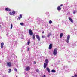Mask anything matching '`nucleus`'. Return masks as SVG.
<instances>
[{
	"mask_svg": "<svg viewBox=\"0 0 77 77\" xmlns=\"http://www.w3.org/2000/svg\"><path fill=\"white\" fill-rule=\"evenodd\" d=\"M45 62L46 63H44V69H45L47 67V64H48V60L47 59H46L45 60Z\"/></svg>",
	"mask_w": 77,
	"mask_h": 77,
	"instance_id": "1",
	"label": "nucleus"
},
{
	"mask_svg": "<svg viewBox=\"0 0 77 77\" xmlns=\"http://www.w3.org/2000/svg\"><path fill=\"white\" fill-rule=\"evenodd\" d=\"M17 20H18V19H17Z\"/></svg>",
	"mask_w": 77,
	"mask_h": 77,
	"instance_id": "35",
	"label": "nucleus"
},
{
	"mask_svg": "<svg viewBox=\"0 0 77 77\" xmlns=\"http://www.w3.org/2000/svg\"><path fill=\"white\" fill-rule=\"evenodd\" d=\"M30 67L29 66H28L25 69V70L27 71H30Z\"/></svg>",
	"mask_w": 77,
	"mask_h": 77,
	"instance_id": "8",
	"label": "nucleus"
},
{
	"mask_svg": "<svg viewBox=\"0 0 77 77\" xmlns=\"http://www.w3.org/2000/svg\"><path fill=\"white\" fill-rule=\"evenodd\" d=\"M44 31H43V32H42V34H44Z\"/></svg>",
	"mask_w": 77,
	"mask_h": 77,
	"instance_id": "32",
	"label": "nucleus"
},
{
	"mask_svg": "<svg viewBox=\"0 0 77 77\" xmlns=\"http://www.w3.org/2000/svg\"><path fill=\"white\" fill-rule=\"evenodd\" d=\"M42 38H45V37H44V36L42 35Z\"/></svg>",
	"mask_w": 77,
	"mask_h": 77,
	"instance_id": "31",
	"label": "nucleus"
},
{
	"mask_svg": "<svg viewBox=\"0 0 77 77\" xmlns=\"http://www.w3.org/2000/svg\"><path fill=\"white\" fill-rule=\"evenodd\" d=\"M36 38L38 41H40V40H41V38H40V37H39V36L38 35H36Z\"/></svg>",
	"mask_w": 77,
	"mask_h": 77,
	"instance_id": "7",
	"label": "nucleus"
},
{
	"mask_svg": "<svg viewBox=\"0 0 77 77\" xmlns=\"http://www.w3.org/2000/svg\"><path fill=\"white\" fill-rule=\"evenodd\" d=\"M43 77H45V75H44L43 76Z\"/></svg>",
	"mask_w": 77,
	"mask_h": 77,
	"instance_id": "34",
	"label": "nucleus"
},
{
	"mask_svg": "<svg viewBox=\"0 0 77 77\" xmlns=\"http://www.w3.org/2000/svg\"><path fill=\"white\" fill-rule=\"evenodd\" d=\"M68 18L69 20H70V21L72 23H73V20H72V19H71V18H70V17H69Z\"/></svg>",
	"mask_w": 77,
	"mask_h": 77,
	"instance_id": "14",
	"label": "nucleus"
},
{
	"mask_svg": "<svg viewBox=\"0 0 77 77\" xmlns=\"http://www.w3.org/2000/svg\"><path fill=\"white\" fill-rule=\"evenodd\" d=\"M14 71H16V72H18V70H17V69L16 68H15L14 69Z\"/></svg>",
	"mask_w": 77,
	"mask_h": 77,
	"instance_id": "25",
	"label": "nucleus"
},
{
	"mask_svg": "<svg viewBox=\"0 0 77 77\" xmlns=\"http://www.w3.org/2000/svg\"><path fill=\"white\" fill-rule=\"evenodd\" d=\"M32 39L33 40L35 39V34L32 35Z\"/></svg>",
	"mask_w": 77,
	"mask_h": 77,
	"instance_id": "15",
	"label": "nucleus"
},
{
	"mask_svg": "<svg viewBox=\"0 0 77 77\" xmlns=\"http://www.w3.org/2000/svg\"><path fill=\"white\" fill-rule=\"evenodd\" d=\"M57 48H55L54 49V52L53 54L54 56H56V54H57Z\"/></svg>",
	"mask_w": 77,
	"mask_h": 77,
	"instance_id": "2",
	"label": "nucleus"
},
{
	"mask_svg": "<svg viewBox=\"0 0 77 77\" xmlns=\"http://www.w3.org/2000/svg\"><path fill=\"white\" fill-rule=\"evenodd\" d=\"M63 6V4H61L60 5V6Z\"/></svg>",
	"mask_w": 77,
	"mask_h": 77,
	"instance_id": "33",
	"label": "nucleus"
},
{
	"mask_svg": "<svg viewBox=\"0 0 77 77\" xmlns=\"http://www.w3.org/2000/svg\"><path fill=\"white\" fill-rule=\"evenodd\" d=\"M4 45V43H2L1 44V48H3V45Z\"/></svg>",
	"mask_w": 77,
	"mask_h": 77,
	"instance_id": "12",
	"label": "nucleus"
},
{
	"mask_svg": "<svg viewBox=\"0 0 77 77\" xmlns=\"http://www.w3.org/2000/svg\"><path fill=\"white\" fill-rule=\"evenodd\" d=\"M49 24H51V23H53V22H52L51 20H49Z\"/></svg>",
	"mask_w": 77,
	"mask_h": 77,
	"instance_id": "19",
	"label": "nucleus"
},
{
	"mask_svg": "<svg viewBox=\"0 0 77 77\" xmlns=\"http://www.w3.org/2000/svg\"><path fill=\"white\" fill-rule=\"evenodd\" d=\"M57 9L58 10V11H60V10H61V8H60V6H58L57 8Z\"/></svg>",
	"mask_w": 77,
	"mask_h": 77,
	"instance_id": "10",
	"label": "nucleus"
},
{
	"mask_svg": "<svg viewBox=\"0 0 77 77\" xmlns=\"http://www.w3.org/2000/svg\"><path fill=\"white\" fill-rule=\"evenodd\" d=\"M8 70H9V71L8 72V73H11L12 72V70L11 69H9Z\"/></svg>",
	"mask_w": 77,
	"mask_h": 77,
	"instance_id": "17",
	"label": "nucleus"
},
{
	"mask_svg": "<svg viewBox=\"0 0 77 77\" xmlns=\"http://www.w3.org/2000/svg\"><path fill=\"white\" fill-rule=\"evenodd\" d=\"M29 33L30 36H32L33 35V31L31 29H29Z\"/></svg>",
	"mask_w": 77,
	"mask_h": 77,
	"instance_id": "3",
	"label": "nucleus"
},
{
	"mask_svg": "<svg viewBox=\"0 0 77 77\" xmlns=\"http://www.w3.org/2000/svg\"><path fill=\"white\" fill-rule=\"evenodd\" d=\"M30 41L28 42H27L28 45H30Z\"/></svg>",
	"mask_w": 77,
	"mask_h": 77,
	"instance_id": "26",
	"label": "nucleus"
},
{
	"mask_svg": "<svg viewBox=\"0 0 77 77\" xmlns=\"http://www.w3.org/2000/svg\"><path fill=\"white\" fill-rule=\"evenodd\" d=\"M20 25L21 26H24V23H20Z\"/></svg>",
	"mask_w": 77,
	"mask_h": 77,
	"instance_id": "22",
	"label": "nucleus"
},
{
	"mask_svg": "<svg viewBox=\"0 0 77 77\" xmlns=\"http://www.w3.org/2000/svg\"><path fill=\"white\" fill-rule=\"evenodd\" d=\"M22 18V15L20 14V16L18 17V18L19 20H20L21 18Z\"/></svg>",
	"mask_w": 77,
	"mask_h": 77,
	"instance_id": "16",
	"label": "nucleus"
},
{
	"mask_svg": "<svg viewBox=\"0 0 77 77\" xmlns=\"http://www.w3.org/2000/svg\"><path fill=\"white\" fill-rule=\"evenodd\" d=\"M51 33H49L47 35V37H48V38H49V37H50V36H51Z\"/></svg>",
	"mask_w": 77,
	"mask_h": 77,
	"instance_id": "18",
	"label": "nucleus"
},
{
	"mask_svg": "<svg viewBox=\"0 0 77 77\" xmlns=\"http://www.w3.org/2000/svg\"><path fill=\"white\" fill-rule=\"evenodd\" d=\"M7 66L9 67H11V66H12V64L10 62H7Z\"/></svg>",
	"mask_w": 77,
	"mask_h": 77,
	"instance_id": "4",
	"label": "nucleus"
},
{
	"mask_svg": "<svg viewBox=\"0 0 77 77\" xmlns=\"http://www.w3.org/2000/svg\"><path fill=\"white\" fill-rule=\"evenodd\" d=\"M34 63L35 65H36V61H34Z\"/></svg>",
	"mask_w": 77,
	"mask_h": 77,
	"instance_id": "30",
	"label": "nucleus"
},
{
	"mask_svg": "<svg viewBox=\"0 0 77 77\" xmlns=\"http://www.w3.org/2000/svg\"><path fill=\"white\" fill-rule=\"evenodd\" d=\"M12 13L13 15H15V11H13L12 12Z\"/></svg>",
	"mask_w": 77,
	"mask_h": 77,
	"instance_id": "21",
	"label": "nucleus"
},
{
	"mask_svg": "<svg viewBox=\"0 0 77 77\" xmlns=\"http://www.w3.org/2000/svg\"><path fill=\"white\" fill-rule=\"evenodd\" d=\"M39 71V70L38 69H37L36 70V72H38Z\"/></svg>",
	"mask_w": 77,
	"mask_h": 77,
	"instance_id": "28",
	"label": "nucleus"
},
{
	"mask_svg": "<svg viewBox=\"0 0 77 77\" xmlns=\"http://www.w3.org/2000/svg\"><path fill=\"white\" fill-rule=\"evenodd\" d=\"M63 33H61L60 35V38H62V37L63 36Z\"/></svg>",
	"mask_w": 77,
	"mask_h": 77,
	"instance_id": "11",
	"label": "nucleus"
},
{
	"mask_svg": "<svg viewBox=\"0 0 77 77\" xmlns=\"http://www.w3.org/2000/svg\"><path fill=\"white\" fill-rule=\"evenodd\" d=\"M76 12H77V11L75 10L73 11V14H75V13H76Z\"/></svg>",
	"mask_w": 77,
	"mask_h": 77,
	"instance_id": "27",
	"label": "nucleus"
},
{
	"mask_svg": "<svg viewBox=\"0 0 77 77\" xmlns=\"http://www.w3.org/2000/svg\"><path fill=\"white\" fill-rule=\"evenodd\" d=\"M5 11H8L9 12L10 11H11V9H9V8H7L5 9Z\"/></svg>",
	"mask_w": 77,
	"mask_h": 77,
	"instance_id": "9",
	"label": "nucleus"
},
{
	"mask_svg": "<svg viewBox=\"0 0 77 77\" xmlns=\"http://www.w3.org/2000/svg\"><path fill=\"white\" fill-rule=\"evenodd\" d=\"M69 38H70V35H69L67 36V38L66 42L67 43H69Z\"/></svg>",
	"mask_w": 77,
	"mask_h": 77,
	"instance_id": "6",
	"label": "nucleus"
},
{
	"mask_svg": "<svg viewBox=\"0 0 77 77\" xmlns=\"http://www.w3.org/2000/svg\"><path fill=\"white\" fill-rule=\"evenodd\" d=\"M12 27H13L12 24H11V26L10 29H12Z\"/></svg>",
	"mask_w": 77,
	"mask_h": 77,
	"instance_id": "24",
	"label": "nucleus"
},
{
	"mask_svg": "<svg viewBox=\"0 0 77 77\" xmlns=\"http://www.w3.org/2000/svg\"><path fill=\"white\" fill-rule=\"evenodd\" d=\"M52 47L53 44H52V43H51L49 45L48 49H49V50H51V49L52 48Z\"/></svg>",
	"mask_w": 77,
	"mask_h": 77,
	"instance_id": "5",
	"label": "nucleus"
},
{
	"mask_svg": "<svg viewBox=\"0 0 77 77\" xmlns=\"http://www.w3.org/2000/svg\"><path fill=\"white\" fill-rule=\"evenodd\" d=\"M52 72H53L54 73L56 72V71H55L54 69H53L51 70Z\"/></svg>",
	"mask_w": 77,
	"mask_h": 77,
	"instance_id": "20",
	"label": "nucleus"
},
{
	"mask_svg": "<svg viewBox=\"0 0 77 77\" xmlns=\"http://www.w3.org/2000/svg\"><path fill=\"white\" fill-rule=\"evenodd\" d=\"M29 50H30V48H28L27 50V51H29Z\"/></svg>",
	"mask_w": 77,
	"mask_h": 77,
	"instance_id": "29",
	"label": "nucleus"
},
{
	"mask_svg": "<svg viewBox=\"0 0 77 77\" xmlns=\"http://www.w3.org/2000/svg\"><path fill=\"white\" fill-rule=\"evenodd\" d=\"M9 14H10V15H13V14L12 13V12H10Z\"/></svg>",
	"mask_w": 77,
	"mask_h": 77,
	"instance_id": "23",
	"label": "nucleus"
},
{
	"mask_svg": "<svg viewBox=\"0 0 77 77\" xmlns=\"http://www.w3.org/2000/svg\"><path fill=\"white\" fill-rule=\"evenodd\" d=\"M48 72L49 73H50V69L48 67L46 68Z\"/></svg>",
	"mask_w": 77,
	"mask_h": 77,
	"instance_id": "13",
	"label": "nucleus"
}]
</instances>
